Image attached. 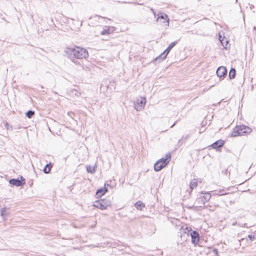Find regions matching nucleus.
I'll return each instance as SVG.
<instances>
[{
  "label": "nucleus",
  "mask_w": 256,
  "mask_h": 256,
  "mask_svg": "<svg viewBox=\"0 0 256 256\" xmlns=\"http://www.w3.org/2000/svg\"><path fill=\"white\" fill-rule=\"evenodd\" d=\"M6 208H3L1 210V216H4V215L5 214V212H6Z\"/></svg>",
  "instance_id": "obj_21"
},
{
  "label": "nucleus",
  "mask_w": 256,
  "mask_h": 256,
  "mask_svg": "<svg viewBox=\"0 0 256 256\" xmlns=\"http://www.w3.org/2000/svg\"><path fill=\"white\" fill-rule=\"evenodd\" d=\"M111 205V202L109 200L102 199L96 201L93 206L95 208L104 210Z\"/></svg>",
  "instance_id": "obj_4"
},
{
  "label": "nucleus",
  "mask_w": 256,
  "mask_h": 256,
  "mask_svg": "<svg viewBox=\"0 0 256 256\" xmlns=\"http://www.w3.org/2000/svg\"><path fill=\"white\" fill-rule=\"evenodd\" d=\"M20 178H21V180H19L18 179H14V178L10 179L9 180V182L10 184H12L14 186H22L24 184H25L24 182H22V180L24 181V178H23L22 176H21Z\"/></svg>",
  "instance_id": "obj_6"
},
{
  "label": "nucleus",
  "mask_w": 256,
  "mask_h": 256,
  "mask_svg": "<svg viewBox=\"0 0 256 256\" xmlns=\"http://www.w3.org/2000/svg\"><path fill=\"white\" fill-rule=\"evenodd\" d=\"M50 164H46L44 168V172L46 174H48L52 166H50Z\"/></svg>",
  "instance_id": "obj_18"
},
{
  "label": "nucleus",
  "mask_w": 256,
  "mask_h": 256,
  "mask_svg": "<svg viewBox=\"0 0 256 256\" xmlns=\"http://www.w3.org/2000/svg\"><path fill=\"white\" fill-rule=\"evenodd\" d=\"M211 197V196L210 193H205L204 196L200 198L197 201L198 202H200L204 206L206 201L208 200Z\"/></svg>",
  "instance_id": "obj_10"
},
{
  "label": "nucleus",
  "mask_w": 256,
  "mask_h": 256,
  "mask_svg": "<svg viewBox=\"0 0 256 256\" xmlns=\"http://www.w3.org/2000/svg\"><path fill=\"white\" fill-rule=\"evenodd\" d=\"M248 238H249L250 240H252V239L254 238H255V235H254V234H250V235H249V236H248Z\"/></svg>",
  "instance_id": "obj_23"
},
{
  "label": "nucleus",
  "mask_w": 256,
  "mask_h": 256,
  "mask_svg": "<svg viewBox=\"0 0 256 256\" xmlns=\"http://www.w3.org/2000/svg\"><path fill=\"white\" fill-rule=\"evenodd\" d=\"M168 20H168V19L166 20V22H168V24H169V22H168Z\"/></svg>",
  "instance_id": "obj_26"
},
{
  "label": "nucleus",
  "mask_w": 256,
  "mask_h": 256,
  "mask_svg": "<svg viewBox=\"0 0 256 256\" xmlns=\"http://www.w3.org/2000/svg\"><path fill=\"white\" fill-rule=\"evenodd\" d=\"M236 76V70L234 68H232L229 72V77L230 79L234 78Z\"/></svg>",
  "instance_id": "obj_17"
},
{
  "label": "nucleus",
  "mask_w": 256,
  "mask_h": 256,
  "mask_svg": "<svg viewBox=\"0 0 256 256\" xmlns=\"http://www.w3.org/2000/svg\"><path fill=\"white\" fill-rule=\"evenodd\" d=\"M135 207L140 210L145 207V204L141 201H138L135 204Z\"/></svg>",
  "instance_id": "obj_14"
},
{
  "label": "nucleus",
  "mask_w": 256,
  "mask_h": 256,
  "mask_svg": "<svg viewBox=\"0 0 256 256\" xmlns=\"http://www.w3.org/2000/svg\"><path fill=\"white\" fill-rule=\"evenodd\" d=\"M176 44V42H172L170 43V44L169 45V46L168 47V48L166 49V50L161 54L160 56L162 58V60H164L166 58L168 54L170 52V51L171 50V49L175 46Z\"/></svg>",
  "instance_id": "obj_9"
},
{
  "label": "nucleus",
  "mask_w": 256,
  "mask_h": 256,
  "mask_svg": "<svg viewBox=\"0 0 256 256\" xmlns=\"http://www.w3.org/2000/svg\"><path fill=\"white\" fill-rule=\"evenodd\" d=\"M146 102L145 98H141L140 100H138L137 102L134 103V108L137 111H140L144 109Z\"/></svg>",
  "instance_id": "obj_5"
},
{
  "label": "nucleus",
  "mask_w": 256,
  "mask_h": 256,
  "mask_svg": "<svg viewBox=\"0 0 256 256\" xmlns=\"http://www.w3.org/2000/svg\"><path fill=\"white\" fill-rule=\"evenodd\" d=\"M219 40L221 42L222 44L224 46V47L227 49L228 48V42L227 40L226 39L224 38H222V36H219Z\"/></svg>",
  "instance_id": "obj_12"
},
{
  "label": "nucleus",
  "mask_w": 256,
  "mask_h": 256,
  "mask_svg": "<svg viewBox=\"0 0 256 256\" xmlns=\"http://www.w3.org/2000/svg\"><path fill=\"white\" fill-rule=\"evenodd\" d=\"M212 252L218 255V250L216 248H214Z\"/></svg>",
  "instance_id": "obj_24"
},
{
  "label": "nucleus",
  "mask_w": 256,
  "mask_h": 256,
  "mask_svg": "<svg viewBox=\"0 0 256 256\" xmlns=\"http://www.w3.org/2000/svg\"><path fill=\"white\" fill-rule=\"evenodd\" d=\"M192 242L194 245L198 244L199 242L200 238L199 234L196 231H193L191 234Z\"/></svg>",
  "instance_id": "obj_8"
},
{
  "label": "nucleus",
  "mask_w": 256,
  "mask_h": 256,
  "mask_svg": "<svg viewBox=\"0 0 256 256\" xmlns=\"http://www.w3.org/2000/svg\"><path fill=\"white\" fill-rule=\"evenodd\" d=\"M158 58H156V60H157Z\"/></svg>",
  "instance_id": "obj_27"
},
{
  "label": "nucleus",
  "mask_w": 256,
  "mask_h": 256,
  "mask_svg": "<svg viewBox=\"0 0 256 256\" xmlns=\"http://www.w3.org/2000/svg\"><path fill=\"white\" fill-rule=\"evenodd\" d=\"M108 34V30H104L102 31V32H101V34H102V35H104V34Z\"/></svg>",
  "instance_id": "obj_22"
},
{
  "label": "nucleus",
  "mask_w": 256,
  "mask_h": 256,
  "mask_svg": "<svg viewBox=\"0 0 256 256\" xmlns=\"http://www.w3.org/2000/svg\"><path fill=\"white\" fill-rule=\"evenodd\" d=\"M237 222H234L232 224V226H236V224Z\"/></svg>",
  "instance_id": "obj_25"
},
{
  "label": "nucleus",
  "mask_w": 256,
  "mask_h": 256,
  "mask_svg": "<svg viewBox=\"0 0 256 256\" xmlns=\"http://www.w3.org/2000/svg\"><path fill=\"white\" fill-rule=\"evenodd\" d=\"M227 70L224 66H220L216 70V74L220 78L224 77L226 74Z\"/></svg>",
  "instance_id": "obj_7"
},
{
  "label": "nucleus",
  "mask_w": 256,
  "mask_h": 256,
  "mask_svg": "<svg viewBox=\"0 0 256 256\" xmlns=\"http://www.w3.org/2000/svg\"><path fill=\"white\" fill-rule=\"evenodd\" d=\"M107 192L108 190L106 188H104V189L101 188L97 190L96 194L98 196H102Z\"/></svg>",
  "instance_id": "obj_15"
},
{
  "label": "nucleus",
  "mask_w": 256,
  "mask_h": 256,
  "mask_svg": "<svg viewBox=\"0 0 256 256\" xmlns=\"http://www.w3.org/2000/svg\"><path fill=\"white\" fill-rule=\"evenodd\" d=\"M168 18V16L166 14H162L161 16H159L158 19H157V20H158L160 19H162L164 20L162 22L163 23H164L165 22V20H166V18Z\"/></svg>",
  "instance_id": "obj_20"
},
{
  "label": "nucleus",
  "mask_w": 256,
  "mask_h": 256,
  "mask_svg": "<svg viewBox=\"0 0 256 256\" xmlns=\"http://www.w3.org/2000/svg\"><path fill=\"white\" fill-rule=\"evenodd\" d=\"M224 144V141L222 140H218L214 142L212 144L211 146L214 149H218L222 147Z\"/></svg>",
  "instance_id": "obj_11"
},
{
  "label": "nucleus",
  "mask_w": 256,
  "mask_h": 256,
  "mask_svg": "<svg viewBox=\"0 0 256 256\" xmlns=\"http://www.w3.org/2000/svg\"><path fill=\"white\" fill-rule=\"evenodd\" d=\"M86 170L90 174H94L96 170V165L95 164L94 166H86Z\"/></svg>",
  "instance_id": "obj_13"
},
{
  "label": "nucleus",
  "mask_w": 256,
  "mask_h": 256,
  "mask_svg": "<svg viewBox=\"0 0 256 256\" xmlns=\"http://www.w3.org/2000/svg\"><path fill=\"white\" fill-rule=\"evenodd\" d=\"M34 114V112L32 110H28L26 113V116L28 118H31Z\"/></svg>",
  "instance_id": "obj_19"
},
{
  "label": "nucleus",
  "mask_w": 256,
  "mask_h": 256,
  "mask_svg": "<svg viewBox=\"0 0 256 256\" xmlns=\"http://www.w3.org/2000/svg\"><path fill=\"white\" fill-rule=\"evenodd\" d=\"M198 186V180L196 179L192 180L190 184V189L192 190L194 188H196Z\"/></svg>",
  "instance_id": "obj_16"
},
{
  "label": "nucleus",
  "mask_w": 256,
  "mask_h": 256,
  "mask_svg": "<svg viewBox=\"0 0 256 256\" xmlns=\"http://www.w3.org/2000/svg\"><path fill=\"white\" fill-rule=\"evenodd\" d=\"M171 156L170 154H166L165 158H162L157 161L154 165V169L158 172L164 168L169 162Z\"/></svg>",
  "instance_id": "obj_3"
},
{
  "label": "nucleus",
  "mask_w": 256,
  "mask_h": 256,
  "mask_svg": "<svg viewBox=\"0 0 256 256\" xmlns=\"http://www.w3.org/2000/svg\"><path fill=\"white\" fill-rule=\"evenodd\" d=\"M71 56H73L75 58L82 59L86 58L88 56V51L80 47H76L70 49Z\"/></svg>",
  "instance_id": "obj_1"
},
{
  "label": "nucleus",
  "mask_w": 256,
  "mask_h": 256,
  "mask_svg": "<svg viewBox=\"0 0 256 256\" xmlns=\"http://www.w3.org/2000/svg\"><path fill=\"white\" fill-rule=\"evenodd\" d=\"M251 129L247 126L242 125L236 126L231 134V136L236 137L244 135L245 134L250 133Z\"/></svg>",
  "instance_id": "obj_2"
}]
</instances>
